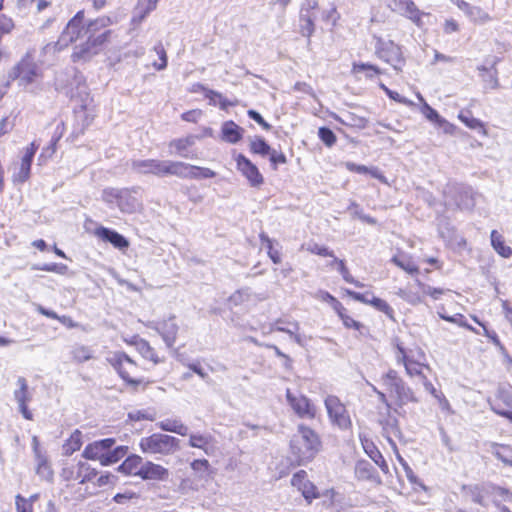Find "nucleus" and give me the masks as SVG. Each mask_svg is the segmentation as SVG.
Masks as SVG:
<instances>
[{
	"label": "nucleus",
	"mask_w": 512,
	"mask_h": 512,
	"mask_svg": "<svg viewBox=\"0 0 512 512\" xmlns=\"http://www.w3.org/2000/svg\"><path fill=\"white\" fill-rule=\"evenodd\" d=\"M213 442L214 437L210 434L193 433L189 435L188 445L203 450L206 455H211L214 452Z\"/></svg>",
	"instance_id": "obj_22"
},
{
	"label": "nucleus",
	"mask_w": 512,
	"mask_h": 512,
	"mask_svg": "<svg viewBox=\"0 0 512 512\" xmlns=\"http://www.w3.org/2000/svg\"><path fill=\"white\" fill-rule=\"evenodd\" d=\"M16 508L17 512H32V506L30 501L25 499L21 495L16 496Z\"/></svg>",
	"instance_id": "obj_64"
},
{
	"label": "nucleus",
	"mask_w": 512,
	"mask_h": 512,
	"mask_svg": "<svg viewBox=\"0 0 512 512\" xmlns=\"http://www.w3.org/2000/svg\"><path fill=\"white\" fill-rule=\"evenodd\" d=\"M388 416L386 418L379 419V423L382 427L383 435L388 440L393 450H396V443L393 440L395 438H401L402 432L399 427V422L396 417L390 415V412L387 413Z\"/></svg>",
	"instance_id": "obj_18"
},
{
	"label": "nucleus",
	"mask_w": 512,
	"mask_h": 512,
	"mask_svg": "<svg viewBox=\"0 0 512 512\" xmlns=\"http://www.w3.org/2000/svg\"><path fill=\"white\" fill-rule=\"evenodd\" d=\"M370 305H372L377 310L385 313L389 317H392L393 309L389 306V304L386 301H384L380 298H377L375 296H371Z\"/></svg>",
	"instance_id": "obj_55"
},
{
	"label": "nucleus",
	"mask_w": 512,
	"mask_h": 512,
	"mask_svg": "<svg viewBox=\"0 0 512 512\" xmlns=\"http://www.w3.org/2000/svg\"><path fill=\"white\" fill-rule=\"evenodd\" d=\"M286 398L293 411L303 419H313L316 415V407L304 395L294 396L289 389Z\"/></svg>",
	"instance_id": "obj_13"
},
{
	"label": "nucleus",
	"mask_w": 512,
	"mask_h": 512,
	"mask_svg": "<svg viewBox=\"0 0 512 512\" xmlns=\"http://www.w3.org/2000/svg\"><path fill=\"white\" fill-rule=\"evenodd\" d=\"M96 475V469L92 468L88 463L82 461L64 467L61 473V476L64 480H75L79 481L80 484L92 481Z\"/></svg>",
	"instance_id": "obj_11"
},
{
	"label": "nucleus",
	"mask_w": 512,
	"mask_h": 512,
	"mask_svg": "<svg viewBox=\"0 0 512 512\" xmlns=\"http://www.w3.org/2000/svg\"><path fill=\"white\" fill-rule=\"evenodd\" d=\"M154 50L160 59V63L154 62L153 67L159 71L164 70L167 67V54L163 45L159 43L154 47Z\"/></svg>",
	"instance_id": "obj_53"
},
{
	"label": "nucleus",
	"mask_w": 512,
	"mask_h": 512,
	"mask_svg": "<svg viewBox=\"0 0 512 512\" xmlns=\"http://www.w3.org/2000/svg\"><path fill=\"white\" fill-rule=\"evenodd\" d=\"M82 446V433L79 430H75L71 436L63 444V454L66 456L72 455L78 451Z\"/></svg>",
	"instance_id": "obj_30"
},
{
	"label": "nucleus",
	"mask_w": 512,
	"mask_h": 512,
	"mask_svg": "<svg viewBox=\"0 0 512 512\" xmlns=\"http://www.w3.org/2000/svg\"><path fill=\"white\" fill-rule=\"evenodd\" d=\"M17 388L14 390V399L18 404L19 412L27 420L33 419V414L28 409V402H30L32 395L29 391L27 380L24 377H18L16 380Z\"/></svg>",
	"instance_id": "obj_12"
},
{
	"label": "nucleus",
	"mask_w": 512,
	"mask_h": 512,
	"mask_svg": "<svg viewBox=\"0 0 512 512\" xmlns=\"http://www.w3.org/2000/svg\"><path fill=\"white\" fill-rule=\"evenodd\" d=\"M41 64L36 61V50L28 49L21 59L8 71V84L18 80L19 86L27 87L42 78Z\"/></svg>",
	"instance_id": "obj_2"
},
{
	"label": "nucleus",
	"mask_w": 512,
	"mask_h": 512,
	"mask_svg": "<svg viewBox=\"0 0 512 512\" xmlns=\"http://www.w3.org/2000/svg\"><path fill=\"white\" fill-rule=\"evenodd\" d=\"M306 250L312 254H316L323 257H334V252L329 250L325 246H321L317 243H308L306 246Z\"/></svg>",
	"instance_id": "obj_51"
},
{
	"label": "nucleus",
	"mask_w": 512,
	"mask_h": 512,
	"mask_svg": "<svg viewBox=\"0 0 512 512\" xmlns=\"http://www.w3.org/2000/svg\"><path fill=\"white\" fill-rule=\"evenodd\" d=\"M139 447L145 454L168 456L179 449V439L167 434L153 433L141 438Z\"/></svg>",
	"instance_id": "obj_3"
},
{
	"label": "nucleus",
	"mask_w": 512,
	"mask_h": 512,
	"mask_svg": "<svg viewBox=\"0 0 512 512\" xmlns=\"http://www.w3.org/2000/svg\"><path fill=\"white\" fill-rule=\"evenodd\" d=\"M438 315L440 316V318H442L445 321L457 324L461 327L467 328L468 330H470L472 332L478 333V331L473 326L469 325L466 322V320L462 314H455L454 316H448L442 312H438Z\"/></svg>",
	"instance_id": "obj_45"
},
{
	"label": "nucleus",
	"mask_w": 512,
	"mask_h": 512,
	"mask_svg": "<svg viewBox=\"0 0 512 512\" xmlns=\"http://www.w3.org/2000/svg\"><path fill=\"white\" fill-rule=\"evenodd\" d=\"M417 284L422 289V292L424 294L429 295L434 300H438L440 298V296L443 295L446 292V290H444L442 288H434V287H431L429 285L423 284L420 281H417Z\"/></svg>",
	"instance_id": "obj_56"
},
{
	"label": "nucleus",
	"mask_w": 512,
	"mask_h": 512,
	"mask_svg": "<svg viewBox=\"0 0 512 512\" xmlns=\"http://www.w3.org/2000/svg\"><path fill=\"white\" fill-rule=\"evenodd\" d=\"M321 450L319 435L310 427L300 424L290 440L291 455L298 465L311 462Z\"/></svg>",
	"instance_id": "obj_1"
},
{
	"label": "nucleus",
	"mask_w": 512,
	"mask_h": 512,
	"mask_svg": "<svg viewBox=\"0 0 512 512\" xmlns=\"http://www.w3.org/2000/svg\"><path fill=\"white\" fill-rule=\"evenodd\" d=\"M84 11H78L77 14L68 22L66 28L62 32L55 44L56 49L62 50L70 43L78 40L86 34V26L83 24Z\"/></svg>",
	"instance_id": "obj_9"
},
{
	"label": "nucleus",
	"mask_w": 512,
	"mask_h": 512,
	"mask_svg": "<svg viewBox=\"0 0 512 512\" xmlns=\"http://www.w3.org/2000/svg\"><path fill=\"white\" fill-rule=\"evenodd\" d=\"M492 454L504 464L512 466V449L508 446L495 444L493 446Z\"/></svg>",
	"instance_id": "obj_39"
},
{
	"label": "nucleus",
	"mask_w": 512,
	"mask_h": 512,
	"mask_svg": "<svg viewBox=\"0 0 512 512\" xmlns=\"http://www.w3.org/2000/svg\"><path fill=\"white\" fill-rule=\"evenodd\" d=\"M98 52L99 50L87 35V40L85 43L75 46L72 59L73 61H87L94 55L98 54Z\"/></svg>",
	"instance_id": "obj_24"
},
{
	"label": "nucleus",
	"mask_w": 512,
	"mask_h": 512,
	"mask_svg": "<svg viewBox=\"0 0 512 512\" xmlns=\"http://www.w3.org/2000/svg\"><path fill=\"white\" fill-rule=\"evenodd\" d=\"M135 345H136V349L138 350V352L145 359L152 361L154 364H158L159 362H161V360L157 356L154 348L151 347L150 344L146 340L140 339V340L136 341Z\"/></svg>",
	"instance_id": "obj_32"
},
{
	"label": "nucleus",
	"mask_w": 512,
	"mask_h": 512,
	"mask_svg": "<svg viewBox=\"0 0 512 512\" xmlns=\"http://www.w3.org/2000/svg\"><path fill=\"white\" fill-rule=\"evenodd\" d=\"M399 296L402 297L405 301H407L410 304L417 305L419 303L423 302V299L418 294H415L413 292H407L404 290H400L398 292Z\"/></svg>",
	"instance_id": "obj_63"
},
{
	"label": "nucleus",
	"mask_w": 512,
	"mask_h": 512,
	"mask_svg": "<svg viewBox=\"0 0 512 512\" xmlns=\"http://www.w3.org/2000/svg\"><path fill=\"white\" fill-rule=\"evenodd\" d=\"M487 485H489V483H485L482 485H475L470 488L472 500L475 503L485 506V501H484L485 496L490 494V492H487V489H486Z\"/></svg>",
	"instance_id": "obj_43"
},
{
	"label": "nucleus",
	"mask_w": 512,
	"mask_h": 512,
	"mask_svg": "<svg viewBox=\"0 0 512 512\" xmlns=\"http://www.w3.org/2000/svg\"><path fill=\"white\" fill-rule=\"evenodd\" d=\"M375 473L374 467L367 461H359L355 467L356 477L360 480H370Z\"/></svg>",
	"instance_id": "obj_37"
},
{
	"label": "nucleus",
	"mask_w": 512,
	"mask_h": 512,
	"mask_svg": "<svg viewBox=\"0 0 512 512\" xmlns=\"http://www.w3.org/2000/svg\"><path fill=\"white\" fill-rule=\"evenodd\" d=\"M375 51L380 59L391 64L397 72L402 71V64L404 63L402 51L393 41H385L378 38Z\"/></svg>",
	"instance_id": "obj_10"
},
{
	"label": "nucleus",
	"mask_w": 512,
	"mask_h": 512,
	"mask_svg": "<svg viewBox=\"0 0 512 512\" xmlns=\"http://www.w3.org/2000/svg\"><path fill=\"white\" fill-rule=\"evenodd\" d=\"M318 136L327 147H332L337 140L334 132L327 127H320L318 130Z\"/></svg>",
	"instance_id": "obj_50"
},
{
	"label": "nucleus",
	"mask_w": 512,
	"mask_h": 512,
	"mask_svg": "<svg viewBox=\"0 0 512 512\" xmlns=\"http://www.w3.org/2000/svg\"><path fill=\"white\" fill-rule=\"evenodd\" d=\"M128 417L131 420H133V421H140V420H143V419L153 421L155 419V413L148 412V411L137 410V411H134V412H130L128 414Z\"/></svg>",
	"instance_id": "obj_61"
},
{
	"label": "nucleus",
	"mask_w": 512,
	"mask_h": 512,
	"mask_svg": "<svg viewBox=\"0 0 512 512\" xmlns=\"http://www.w3.org/2000/svg\"><path fill=\"white\" fill-rule=\"evenodd\" d=\"M155 329L162 336L167 347L170 348L174 345L179 330L174 316H171L169 319L158 323L155 326Z\"/></svg>",
	"instance_id": "obj_19"
},
{
	"label": "nucleus",
	"mask_w": 512,
	"mask_h": 512,
	"mask_svg": "<svg viewBox=\"0 0 512 512\" xmlns=\"http://www.w3.org/2000/svg\"><path fill=\"white\" fill-rule=\"evenodd\" d=\"M382 381L387 390L396 398L399 407L409 402H418L413 390L405 384L395 370H389L382 377Z\"/></svg>",
	"instance_id": "obj_5"
},
{
	"label": "nucleus",
	"mask_w": 512,
	"mask_h": 512,
	"mask_svg": "<svg viewBox=\"0 0 512 512\" xmlns=\"http://www.w3.org/2000/svg\"><path fill=\"white\" fill-rule=\"evenodd\" d=\"M473 23L484 25L492 20L488 12L478 6H473L467 16Z\"/></svg>",
	"instance_id": "obj_36"
},
{
	"label": "nucleus",
	"mask_w": 512,
	"mask_h": 512,
	"mask_svg": "<svg viewBox=\"0 0 512 512\" xmlns=\"http://www.w3.org/2000/svg\"><path fill=\"white\" fill-rule=\"evenodd\" d=\"M417 97L418 99L423 102V109H422V112L423 114L425 115V117L436 123V125L438 124L439 120H441V116L438 114V112L433 109L432 107H430L423 99L422 95L420 93H417Z\"/></svg>",
	"instance_id": "obj_49"
},
{
	"label": "nucleus",
	"mask_w": 512,
	"mask_h": 512,
	"mask_svg": "<svg viewBox=\"0 0 512 512\" xmlns=\"http://www.w3.org/2000/svg\"><path fill=\"white\" fill-rule=\"evenodd\" d=\"M111 34L110 30H106L100 34L96 33H87V35L90 37L96 48L100 51L102 45L108 41L109 35Z\"/></svg>",
	"instance_id": "obj_57"
},
{
	"label": "nucleus",
	"mask_w": 512,
	"mask_h": 512,
	"mask_svg": "<svg viewBox=\"0 0 512 512\" xmlns=\"http://www.w3.org/2000/svg\"><path fill=\"white\" fill-rule=\"evenodd\" d=\"M486 489H487V492H490L489 495L494 496L495 501H497L498 497L505 501H507L511 498V494L506 489H504L502 487H498V486H495V485L489 483V485H487Z\"/></svg>",
	"instance_id": "obj_52"
},
{
	"label": "nucleus",
	"mask_w": 512,
	"mask_h": 512,
	"mask_svg": "<svg viewBox=\"0 0 512 512\" xmlns=\"http://www.w3.org/2000/svg\"><path fill=\"white\" fill-rule=\"evenodd\" d=\"M71 354H72L73 360L78 363H83L92 358V350L85 345L75 346L72 349Z\"/></svg>",
	"instance_id": "obj_41"
},
{
	"label": "nucleus",
	"mask_w": 512,
	"mask_h": 512,
	"mask_svg": "<svg viewBox=\"0 0 512 512\" xmlns=\"http://www.w3.org/2000/svg\"><path fill=\"white\" fill-rule=\"evenodd\" d=\"M103 454L102 449L97 441L87 445L82 453V456L89 460H99Z\"/></svg>",
	"instance_id": "obj_46"
},
{
	"label": "nucleus",
	"mask_w": 512,
	"mask_h": 512,
	"mask_svg": "<svg viewBox=\"0 0 512 512\" xmlns=\"http://www.w3.org/2000/svg\"><path fill=\"white\" fill-rule=\"evenodd\" d=\"M17 171L13 173V181L15 183H24L30 177L31 167L20 162L19 166L15 168Z\"/></svg>",
	"instance_id": "obj_47"
},
{
	"label": "nucleus",
	"mask_w": 512,
	"mask_h": 512,
	"mask_svg": "<svg viewBox=\"0 0 512 512\" xmlns=\"http://www.w3.org/2000/svg\"><path fill=\"white\" fill-rule=\"evenodd\" d=\"M95 235L100 239L111 243L119 250H125L129 247V241L118 232L106 227H99L95 230Z\"/></svg>",
	"instance_id": "obj_21"
},
{
	"label": "nucleus",
	"mask_w": 512,
	"mask_h": 512,
	"mask_svg": "<svg viewBox=\"0 0 512 512\" xmlns=\"http://www.w3.org/2000/svg\"><path fill=\"white\" fill-rule=\"evenodd\" d=\"M194 144L193 137H187L184 139H177L171 142L170 146H173L176 148L177 152L182 155V151L187 149L189 146Z\"/></svg>",
	"instance_id": "obj_60"
},
{
	"label": "nucleus",
	"mask_w": 512,
	"mask_h": 512,
	"mask_svg": "<svg viewBox=\"0 0 512 512\" xmlns=\"http://www.w3.org/2000/svg\"><path fill=\"white\" fill-rule=\"evenodd\" d=\"M298 331L299 324L297 322H292L289 323V327L285 329L284 333H287L291 338H293L297 344L302 345V338L298 334Z\"/></svg>",
	"instance_id": "obj_62"
},
{
	"label": "nucleus",
	"mask_w": 512,
	"mask_h": 512,
	"mask_svg": "<svg viewBox=\"0 0 512 512\" xmlns=\"http://www.w3.org/2000/svg\"><path fill=\"white\" fill-rule=\"evenodd\" d=\"M250 149L255 154L265 156L270 153L271 147L265 142L263 138L258 137L250 141Z\"/></svg>",
	"instance_id": "obj_44"
},
{
	"label": "nucleus",
	"mask_w": 512,
	"mask_h": 512,
	"mask_svg": "<svg viewBox=\"0 0 512 512\" xmlns=\"http://www.w3.org/2000/svg\"><path fill=\"white\" fill-rule=\"evenodd\" d=\"M157 427L163 431L176 433L181 436L188 435V427L178 419H165L157 423Z\"/></svg>",
	"instance_id": "obj_27"
},
{
	"label": "nucleus",
	"mask_w": 512,
	"mask_h": 512,
	"mask_svg": "<svg viewBox=\"0 0 512 512\" xmlns=\"http://www.w3.org/2000/svg\"><path fill=\"white\" fill-rule=\"evenodd\" d=\"M392 262L409 274H415L418 273L419 271L418 266L412 261L411 257L406 256L404 254L394 256L392 258Z\"/></svg>",
	"instance_id": "obj_33"
},
{
	"label": "nucleus",
	"mask_w": 512,
	"mask_h": 512,
	"mask_svg": "<svg viewBox=\"0 0 512 512\" xmlns=\"http://www.w3.org/2000/svg\"><path fill=\"white\" fill-rule=\"evenodd\" d=\"M237 169L248 180L251 186L258 187L263 183V176L259 172L256 165H254L244 155L239 154L236 157Z\"/></svg>",
	"instance_id": "obj_14"
},
{
	"label": "nucleus",
	"mask_w": 512,
	"mask_h": 512,
	"mask_svg": "<svg viewBox=\"0 0 512 512\" xmlns=\"http://www.w3.org/2000/svg\"><path fill=\"white\" fill-rule=\"evenodd\" d=\"M300 33L307 38H310L314 33V21L311 14H300Z\"/></svg>",
	"instance_id": "obj_40"
},
{
	"label": "nucleus",
	"mask_w": 512,
	"mask_h": 512,
	"mask_svg": "<svg viewBox=\"0 0 512 512\" xmlns=\"http://www.w3.org/2000/svg\"><path fill=\"white\" fill-rule=\"evenodd\" d=\"M362 445L365 452L381 468V470L384 473H388V464L386 463L385 459L378 451V449L375 447V445L368 440L362 441Z\"/></svg>",
	"instance_id": "obj_28"
},
{
	"label": "nucleus",
	"mask_w": 512,
	"mask_h": 512,
	"mask_svg": "<svg viewBox=\"0 0 512 512\" xmlns=\"http://www.w3.org/2000/svg\"><path fill=\"white\" fill-rule=\"evenodd\" d=\"M169 476L170 472L167 468L152 461H146L140 478L143 480L167 481Z\"/></svg>",
	"instance_id": "obj_20"
},
{
	"label": "nucleus",
	"mask_w": 512,
	"mask_h": 512,
	"mask_svg": "<svg viewBox=\"0 0 512 512\" xmlns=\"http://www.w3.org/2000/svg\"><path fill=\"white\" fill-rule=\"evenodd\" d=\"M365 73L366 78L372 79L376 75L382 73V71L375 65L366 64V63H354L352 66V73L357 75L359 73Z\"/></svg>",
	"instance_id": "obj_35"
},
{
	"label": "nucleus",
	"mask_w": 512,
	"mask_h": 512,
	"mask_svg": "<svg viewBox=\"0 0 512 512\" xmlns=\"http://www.w3.org/2000/svg\"><path fill=\"white\" fill-rule=\"evenodd\" d=\"M252 292L250 288H241L237 291H235L228 299L229 303L232 306H239L242 304H245L247 302H250L252 299Z\"/></svg>",
	"instance_id": "obj_34"
},
{
	"label": "nucleus",
	"mask_w": 512,
	"mask_h": 512,
	"mask_svg": "<svg viewBox=\"0 0 512 512\" xmlns=\"http://www.w3.org/2000/svg\"><path fill=\"white\" fill-rule=\"evenodd\" d=\"M117 206L122 212L133 213L139 208V202L129 189H121V196Z\"/></svg>",
	"instance_id": "obj_25"
},
{
	"label": "nucleus",
	"mask_w": 512,
	"mask_h": 512,
	"mask_svg": "<svg viewBox=\"0 0 512 512\" xmlns=\"http://www.w3.org/2000/svg\"><path fill=\"white\" fill-rule=\"evenodd\" d=\"M154 50L160 59V63L154 62L153 67L159 71L164 70L167 67V54L163 45L159 43L154 47Z\"/></svg>",
	"instance_id": "obj_54"
},
{
	"label": "nucleus",
	"mask_w": 512,
	"mask_h": 512,
	"mask_svg": "<svg viewBox=\"0 0 512 512\" xmlns=\"http://www.w3.org/2000/svg\"><path fill=\"white\" fill-rule=\"evenodd\" d=\"M178 171L181 174H177V177L185 178V179H205V178H213L216 176V173L206 167H198L185 162H180L178 164Z\"/></svg>",
	"instance_id": "obj_16"
},
{
	"label": "nucleus",
	"mask_w": 512,
	"mask_h": 512,
	"mask_svg": "<svg viewBox=\"0 0 512 512\" xmlns=\"http://www.w3.org/2000/svg\"><path fill=\"white\" fill-rule=\"evenodd\" d=\"M106 360L127 384L137 386L142 383V379L131 377L137 370V364L124 352H114Z\"/></svg>",
	"instance_id": "obj_6"
},
{
	"label": "nucleus",
	"mask_w": 512,
	"mask_h": 512,
	"mask_svg": "<svg viewBox=\"0 0 512 512\" xmlns=\"http://www.w3.org/2000/svg\"><path fill=\"white\" fill-rule=\"evenodd\" d=\"M491 245L504 258H509L512 255V249L505 244L503 236L496 230L491 232Z\"/></svg>",
	"instance_id": "obj_29"
},
{
	"label": "nucleus",
	"mask_w": 512,
	"mask_h": 512,
	"mask_svg": "<svg viewBox=\"0 0 512 512\" xmlns=\"http://www.w3.org/2000/svg\"><path fill=\"white\" fill-rule=\"evenodd\" d=\"M159 0H140L138 3V10L141 14L139 21H142L150 12L156 9Z\"/></svg>",
	"instance_id": "obj_48"
},
{
	"label": "nucleus",
	"mask_w": 512,
	"mask_h": 512,
	"mask_svg": "<svg viewBox=\"0 0 512 512\" xmlns=\"http://www.w3.org/2000/svg\"><path fill=\"white\" fill-rule=\"evenodd\" d=\"M36 460V474L43 480L51 481L53 479V470L48 463L45 455H39Z\"/></svg>",
	"instance_id": "obj_31"
},
{
	"label": "nucleus",
	"mask_w": 512,
	"mask_h": 512,
	"mask_svg": "<svg viewBox=\"0 0 512 512\" xmlns=\"http://www.w3.org/2000/svg\"><path fill=\"white\" fill-rule=\"evenodd\" d=\"M328 417L332 424L338 426L342 430L351 427L352 422L345 405L337 396L328 395L324 401Z\"/></svg>",
	"instance_id": "obj_8"
},
{
	"label": "nucleus",
	"mask_w": 512,
	"mask_h": 512,
	"mask_svg": "<svg viewBox=\"0 0 512 512\" xmlns=\"http://www.w3.org/2000/svg\"><path fill=\"white\" fill-rule=\"evenodd\" d=\"M179 161L159 160V159H138L131 162V168L134 172L157 177L177 176L181 174L178 171Z\"/></svg>",
	"instance_id": "obj_4"
},
{
	"label": "nucleus",
	"mask_w": 512,
	"mask_h": 512,
	"mask_svg": "<svg viewBox=\"0 0 512 512\" xmlns=\"http://www.w3.org/2000/svg\"><path fill=\"white\" fill-rule=\"evenodd\" d=\"M291 484L301 491L308 502L319 497L315 485L307 479V473L304 470H300L292 476Z\"/></svg>",
	"instance_id": "obj_15"
},
{
	"label": "nucleus",
	"mask_w": 512,
	"mask_h": 512,
	"mask_svg": "<svg viewBox=\"0 0 512 512\" xmlns=\"http://www.w3.org/2000/svg\"><path fill=\"white\" fill-rule=\"evenodd\" d=\"M419 358H424V353L422 351L418 352ZM395 358L398 364H403L406 370V374L410 377H418L419 380H422L423 368H428L423 363L420 362V359L416 358L411 351H407L400 343L395 344Z\"/></svg>",
	"instance_id": "obj_7"
},
{
	"label": "nucleus",
	"mask_w": 512,
	"mask_h": 512,
	"mask_svg": "<svg viewBox=\"0 0 512 512\" xmlns=\"http://www.w3.org/2000/svg\"><path fill=\"white\" fill-rule=\"evenodd\" d=\"M458 118L468 128L473 129V130H483L484 131L482 122L479 119L474 118L471 115L470 111H461L458 115Z\"/></svg>",
	"instance_id": "obj_42"
},
{
	"label": "nucleus",
	"mask_w": 512,
	"mask_h": 512,
	"mask_svg": "<svg viewBox=\"0 0 512 512\" xmlns=\"http://www.w3.org/2000/svg\"><path fill=\"white\" fill-rule=\"evenodd\" d=\"M114 21L109 16H101L95 20L90 21L86 26L87 33H97L99 30L112 25Z\"/></svg>",
	"instance_id": "obj_38"
},
{
	"label": "nucleus",
	"mask_w": 512,
	"mask_h": 512,
	"mask_svg": "<svg viewBox=\"0 0 512 512\" xmlns=\"http://www.w3.org/2000/svg\"><path fill=\"white\" fill-rule=\"evenodd\" d=\"M393 11L410 19L417 26H421V16L423 13L417 8L411 0H394Z\"/></svg>",
	"instance_id": "obj_17"
},
{
	"label": "nucleus",
	"mask_w": 512,
	"mask_h": 512,
	"mask_svg": "<svg viewBox=\"0 0 512 512\" xmlns=\"http://www.w3.org/2000/svg\"><path fill=\"white\" fill-rule=\"evenodd\" d=\"M143 458L139 455H131L127 457L118 467V471L126 474L141 477L143 466Z\"/></svg>",
	"instance_id": "obj_23"
},
{
	"label": "nucleus",
	"mask_w": 512,
	"mask_h": 512,
	"mask_svg": "<svg viewBox=\"0 0 512 512\" xmlns=\"http://www.w3.org/2000/svg\"><path fill=\"white\" fill-rule=\"evenodd\" d=\"M38 149V146L35 142H32L28 147H26L24 155L21 158V163L25 165H29L31 167L33 157Z\"/></svg>",
	"instance_id": "obj_59"
},
{
	"label": "nucleus",
	"mask_w": 512,
	"mask_h": 512,
	"mask_svg": "<svg viewBox=\"0 0 512 512\" xmlns=\"http://www.w3.org/2000/svg\"><path fill=\"white\" fill-rule=\"evenodd\" d=\"M120 196H121V189H115V188L105 189L102 194L103 201H105L107 203L118 204Z\"/></svg>",
	"instance_id": "obj_58"
},
{
	"label": "nucleus",
	"mask_w": 512,
	"mask_h": 512,
	"mask_svg": "<svg viewBox=\"0 0 512 512\" xmlns=\"http://www.w3.org/2000/svg\"><path fill=\"white\" fill-rule=\"evenodd\" d=\"M221 132L222 140L235 144L242 138L243 129L233 121H226L222 125Z\"/></svg>",
	"instance_id": "obj_26"
}]
</instances>
